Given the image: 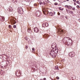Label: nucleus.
<instances>
[{
  "label": "nucleus",
  "mask_w": 80,
  "mask_h": 80,
  "mask_svg": "<svg viewBox=\"0 0 80 80\" xmlns=\"http://www.w3.org/2000/svg\"><path fill=\"white\" fill-rule=\"evenodd\" d=\"M22 12V8H19L18 9V12L19 13H21Z\"/></svg>",
  "instance_id": "423d86ee"
},
{
  "label": "nucleus",
  "mask_w": 80,
  "mask_h": 80,
  "mask_svg": "<svg viewBox=\"0 0 80 80\" xmlns=\"http://www.w3.org/2000/svg\"><path fill=\"white\" fill-rule=\"evenodd\" d=\"M72 10H73L74 11H75V8H72Z\"/></svg>",
  "instance_id": "5701e85b"
},
{
  "label": "nucleus",
  "mask_w": 80,
  "mask_h": 80,
  "mask_svg": "<svg viewBox=\"0 0 80 80\" xmlns=\"http://www.w3.org/2000/svg\"><path fill=\"white\" fill-rule=\"evenodd\" d=\"M56 79H58H58H59V77H56Z\"/></svg>",
  "instance_id": "7c9ffc66"
},
{
  "label": "nucleus",
  "mask_w": 80,
  "mask_h": 80,
  "mask_svg": "<svg viewBox=\"0 0 80 80\" xmlns=\"http://www.w3.org/2000/svg\"><path fill=\"white\" fill-rule=\"evenodd\" d=\"M72 0L73 2H76V0Z\"/></svg>",
  "instance_id": "e433bc0d"
},
{
  "label": "nucleus",
  "mask_w": 80,
  "mask_h": 80,
  "mask_svg": "<svg viewBox=\"0 0 80 80\" xmlns=\"http://www.w3.org/2000/svg\"><path fill=\"white\" fill-rule=\"evenodd\" d=\"M51 47L52 48H57V46H56L55 45V44H52Z\"/></svg>",
  "instance_id": "39448f33"
},
{
  "label": "nucleus",
  "mask_w": 80,
  "mask_h": 80,
  "mask_svg": "<svg viewBox=\"0 0 80 80\" xmlns=\"http://www.w3.org/2000/svg\"><path fill=\"white\" fill-rule=\"evenodd\" d=\"M39 4H40V5H42V2H39Z\"/></svg>",
  "instance_id": "2f4dec72"
},
{
  "label": "nucleus",
  "mask_w": 80,
  "mask_h": 80,
  "mask_svg": "<svg viewBox=\"0 0 80 80\" xmlns=\"http://www.w3.org/2000/svg\"><path fill=\"white\" fill-rule=\"evenodd\" d=\"M76 7L77 8H78V9L80 8V6H79L78 5H77V6Z\"/></svg>",
  "instance_id": "4be33fe9"
},
{
  "label": "nucleus",
  "mask_w": 80,
  "mask_h": 80,
  "mask_svg": "<svg viewBox=\"0 0 80 80\" xmlns=\"http://www.w3.org/2000/svg\"><path fill=\"white\" fill-rule=\"evenodd\" d=\"M55 12H54L53 13V15H55Z\"/></svg>",
  "instance_id": "f704fd0d"
},
{
  "label": "nucleus",
  "mask_w": 80,
  "mask_h": 80,
  "mask_svg": "<svg viewBox=\"0 0 80 80\" xmlns=\"http://www.w3.org/2000/svg\"><path fill=\"white\" fill-rule=\"evenodd\" d=\"M8 10L9 12H12V11L13 10L12 7H10Z\"/></svg>",
  "instance_id": "1a4fd4ad"
},
{
  "label": "nucleus",
  "mask_w": 80,
  "mask_h": 80,
  "mask_svg": "<svg viewBox=\"0 0 80 80\" xmlns=\"http://www.w3.org/2000/svg\"><path fill=\"white\" fill-rule=\"evenodd\" d=\"M32 51L33 52H34V51H35V49H34V48H32Z\"/></svg>",
  "instance_id": "a211bd4d"
},
{
  "label": "nucleus",
  "mask_w": 80,
  "mask_h": 80,
  "mask_svg": "<svg viewBox=\"0 0 80 80\" xmlns=\"http://www.w3.org/2000/svg\"><path fill=\"white\" fill-rule=\"evenodd\" d=\"M13 28H16V25H14L13 26Z\"/></svg>",
  "instance_id": "a878e982"
},
{
  "label": "nucleus",
  "mask_w": 80,
  "mask_h": 80,
  "mask_svg": "<svg viewBox=\"0 0 80 80\" xmlns=\"http://www.w3.org/2000/svg\"><path fill=\"white\" fill-rule=\"evenodd\" d=\"M49 14L50 16H53V13L52 12H49Z\"/></svg>",
  "instance_id": "9b49d317"
},
{
  "label": "nucleus",
  "mask_w": 80,
  "mask_h": 80,
  "mask_svg": "<svg viewBox=\"0 0 80 80\" xmlns=\"http://www.w3.org/2000/svg\"><path fill=\"white\" fill-rule=\"evenodd\" d=\"M62 61H63V62H64L65 60V59H62Z\"/></svg>",
  "instance_id": "4c0bfd02"
},
{
  "label": "nucleus",
  "mask_w": 80,
  "mask_h": 80,
  "mask_svg": "<svg viewBox=\"0 0 80 80\" xmlns=\"http://www.w3.org/2000/svg\"><path fill=\"white\" fill-rule=\"evenodd\" d=\"M54 5H58V3L57 2H55L54 3Z\"/></svg>",
  "instance_id": "393cba45"
},
{
  "label": "nucleus",
  "mask_w": 80,
  "mask_h": 80,
  "mask_svg": "<svg viewBox=\"0 0 80 80\" xmlns=\"http://www.w3.org/2000/svg\"><path fill=\"white\" fill-rule=\"evenodd\" d=\"M53 1H55V0H53Z\"/></svg>",
  "instance_id": "37998d69"
},
{
  "label": "nucleus",
  "mask_w": 80,
  "mask_h": 80,
  "mask_svg": "<svg viewBox=\"0 0 80 80\" xmlns=\"http://www.w3.org/2000/svg\"><path fill=\"white\" fill-rule=\"evenodd\" d=\"M55 69L57 70H58V66H55Z\"/></svg>",
  "instance_id": "2eb2a0df"
},
{
  "label": "nucleus",
  "mask_w": 80,
  "mask_h": 80,
  "mask_svg": "<svg viewBox=\"0 0 80 80\" xmlns=\"http://www.w3.org/2000/svg\"><path fill=\"white\" fill-rule=\"evenodd\" d=\"M8 27L9 28H10L11 27H12V26H11V25H9Z\"/></svg>",
  "instance_id": "bb28decb"
},
{
  "label": "nucleus",
  "mask_w": 80,
  "mask_h": 80,
  "mask_svg": "<svg viewBox=\"0 0 80 80\" xmlns=\"http://www.w3.org/2000/svg\"><path fill=\"white\" fill-rule=\"evenodd\" d=\"M59 33H62V32H63V31L62 30H59Z\"/></svg>",
  "instance_id": "dca6fc26"
},
{
  "label": "nucleus",
  "mask_w": 80,
  "mask_h": 80,
  "mask_svg": "<svg viewBox=\"0 0 80 80\" xmlns=\"http://www.w3.org/2000/svg\"><path fill=\"white\" fill-rule=\"evenodd\" d=\"M34 30L36 33H38V32H39V30L37 27L34 28Z\"/></svg>",
  "instance_id": "7ed1b4c3"
},
{
  "label": "nucleus",
  "mask_w": 80,
  "mask_h": 80,
  "mask_svg": "<svg viewBox=\"0 0 80 80\" xmlns=\"http://www.w3.org/2000/svg\"><path fill=\"white\" fill-rule=\"evenodd\" d=\"M69 44H70V43Z\"/></svg>",
  "instance_id": "de8ad7c7"
},
{
  "label": "nucleus",
  "mask_w": 80,
  "mask_h": 80,
  "mask_svg": "<svg viewBox=\"0 0 80 80\" xmlns=\"http://www.w3.org/2000/svg\"><path fill=\"white\" fill-rule=\"evenodd\" d=\"M70 13L72 14L73 13V12L72 11H70Z\"/></svg>",
  "instance_id": "cd10ccee"
},
{
  "label": "nucleus",
  "mask_w": 80,
  "mask_h": 80,
  "mask_svg": "<svg viewBox=\"0 0 80 80\" xmlns=\"http://www.w3.org/2000/svg\"><path fill=\"white\" fill-rule=\"evenodd\" d=\"M64 38L63 39V41L64 42H66V40L65 39L66 38Z\"/></svg>",
  "instance_id": "4468645a"
},
{
  "label": "nucleus",
  "mask_w": 80,
  "mask_h": 80,
  "mask_svg": "<svg viewBox=\"0 0 80 80\" xmlns=\"http://www.w3.org/2000/svg\"><path fill=\"white\" fill-rule=\"evenodd\" d=\"M74 5H77V4H76V3H75V2H74Z\"/></svg>",
  "instance_id": "ea45409f"
},
{
  "label": "nucleus",
  "mask_w": 80,
  "mask_h": 80,
  "mask_svg": "<svg viewBox=\"0 0 80 80\" xmlns=\"http://www.w3.org/2000/svg\"><path fill=\"white\" fill-rule=\"evenodd\" d=\"M54 52L55 54H56V53H58V48H55V49L54 50Z\"/></svg>",
  "instance_id": "6e6552de"
},
{
  "label": "nucleus",
  "mask_w": 80,
  "mask_h": 80,
  "mask_svg": "<svg viewBox=\"0 0 80 80\" xmlns=\"http://www.w3.org/2000/svg\"><path fill=\"white\" fill-rule=\"evenodd\" d=\"M34 5L35 6H37V4H36L35 3V4H34Z\"/></svg>",
  "instance_id": "c9c22d12"
},
{
  "label": "nucleus",
  "mask_w": 80,
  "mask_h": 80,
  "mask_svg": "<svg viewBox=\"0 0 80 80\" xmlns=\"http://www.w3.org/2000/svg\"><path fill=\"white\" fill-rule=\"evenodd\" d=\"M18 71H17V72H16V75H18Z\"/></svg>",
  "instance_id": "f3484780"
},
{
  "label": "nucleus",
  "mask_w": 80,
  "mask_h": 80,
  "mask_svg": "<svg viewBox=\"0 0 80 80\" xmlns=\"http://www.w3.org/2000/svg\"><path fill=\"white\" fill-rule=\"evenodd\" d=\"M44 80H46V78H45L43 79Z\"/></svg>",
  "instance_id": "a19ab883"
},
{
  "label": "nucleus",
  "mask_w": 80,
  "mask_h": 80,
  "mask_svg": "<svg viewBox=\"0 0 80 80\" xmlns=\"http://www.w3.org/2000/svg\"><path fill=\"white\" fill-rule=\"evenodd\" d=\"M2 75H3V74L4 73H5V72L4 71H1V73H2Z\"/></svg>",
  "instance_id": "ddd939ff"
},
{
  "label": "nucleus",
  "mask_w": 80,
  "mask_h": 80,
  "mask_svg": "<svg viewBox=\"0 0 80 80\" xmlns=\"http://www.w3.org/2000/svg\"><path fill=\"white\" fill-rule=\"evenodd\" d=\"M49 54L51 56H52V58H54V57H56V55H55V52H54V50L53 49L51 50Z\"/></svg>",
  "instance_id": "f257e3e1"
},
{
  "label": "nucleus",
  "mask_w": 80,
  "mask_h": 80,
  "mask_svg": "<svg viewBox=\"0 0 80 80\" xmlns=\"http://www.w3.org/2000/svg\"><path fill=\"white\" fill-rule=\"evenodd\" d=\"M72 7L70 6L69 7H68V8H69V9H72Z\"/></svg>",
  "instance_id": "b1692460"
},
{
  "label": "nucleus",
  "mask_w": 80,
  "mask_h": 80,
  "mask_svg": "<svg viewBox=\"0 0 80 80\" xmlns=\"http://www.w3.org/2000/svg\"><path fill=\"white\" fill-rule=\"evenodd\" d=\"M60 9V10H62V9Z\"/></svg>",
  "instance_id": "49530a36"
},
{
  "label": "nucleus",
  "mask_w": 80,
  "mask_h": 80,
  "mask_svg": "<svg viewBox=\"0 0 80 80\" xmlns=\"http://www.w3.org/2000/svg\"><path fill=\"white\" fill-rule=\"evenodd\" d=\"M5 20V18L3 17L0 16V21H4Z\"/></svg>",
  "instance_id": "0eeeda50"
},
{
  "label": "nucleus",
  "mask_w": 80,
  "mask_h": 80,
  "mask_svg": "<svg viewBox=\"0 0 80 80\" xmlns=\"http://www.w3.org/2000/svg\"><path fill=\"white\" fill-rule=\"evenodd\" d=\"M77 3H78V4H80V2H79V1H76Z\"/></svg>",
  "instance_id": "aec40b11"
},
{
  "label": "nucleus",
  "mask_w": 80,
  "mask_h": 80,
  "mask_svg": "<svg viewBox=\"0 0 80 80\" xmlns=\"http://www.w3.org/2000/svg\"><path fill=\"white\" fill-rule=\"evenodd\" d=\"M20 75H21V73H20V71H19L18 72V74H17V76L18 77H19L20 76Z\"/></svg>",
  "instance_id": "9d476101"
},
{
  "label": "nucleus",
  "mask_w": 80,
  "mask_h": 80,
  "mask_svg": "<svg viewBox=\"0 0 80 80\" xmlns=\"http://www.w3.org/2000/svg\"><path fill=\"white\" fill-rule=\"evenodd\" d=\"M35 14L37 17H40L42 15V12L40 11H36L35 12Z\"/></svg>",
  "instance_id": "f03ea898"
},
{
  "label": "nucleus",
  "mask_w": 80,
  "mask_h": 80,
  "mask_svg": "<svg viewBox=\"0 0 80 80\" xmlns=\"http://www.w3.org/2000/svg\"><path fill=\"white\" fill-rule=\"evenodd\" d=\"M26 49H27V48H28V46H26Z\"/></svg>",
  "instance_id": "58836bf2"
},
{
  "label": "nucleus",
  "mask_w": 80,
  "mask_h": 80,
  "mask_svg": "<svg viewBox=\"0 0 80 80\" xmlns=\"http://www.w3.org/2000/svg\"><path fill=\"white\" fill-rule=\"evenodd\" d=\"M14 21H15L14 20H13V21H11V23H14V24H15V23H14Z\"/></svg>",
  "instance_id": "6ab92c4d"
},
{
  "label": "nucleus",
  "mask_w": 80,
  "mask_h": 80,
  "mask_svg": "<svg viewBox=\"0 0 80 80\" xmlns=\"http://www.w3.org/2000/svg\"><path fill=\"white\" fill-rule=\"evenodd\" d=\"M69 57H74V53L73 52H70L69 54Z\"/></svg>",
  "instance_id": "20e7f679"
},
{
  "label": "nucleus",
  "mask_w": 80,
  "mask_h": 80,
  "mask_svg": "<svg viewBox=\"0 0 80 80\" xmlns=\"http://www.w3.org/2000/svg\"><path fill=\"white\" fill-rule=\"evenodd\" d=\"M42 12H43V13H44L45 15V14H45V11H43V10H42Z\"/></svg>",
  "instance_id": "c756f323"
},
{
  "label": "nucleus",
  "mask_w": 80,
  "mask_h": 80,
  "mask_svg": "<svg viewBox=\"0 0 80 80\" xmlns=\"http://www.w3.org/2000/svg\"><path fill=\"white\" fill-rule=\"evenodd\" d=\"M25 40H27V41H28V38H27V37H25L24 38Z\"/></svg>",
  "instance_id": "412c9836"
},
{
  "label": "nucleus",
  "mask_w": 80,
  "mask_h": 80,
  "mask_svg": "<svg viewBox=\"0 0 80 80\" xmlns=\"http://www.w3.org/2000/svg\"><path fill=\"white\" fill-rule=\"evenodd\" d=\"M28 33H31V29H28Z\"/></svg>",
  "instance_id": "f8f14e48"
},
{
  "label": "nucleus",
  "mask_w": 80,
  "mask_h": 80,
  "mask_svg": "<svg viewBox=\"0 0 80 80\" xmlns=\"http://www.w3.org/2000/svg\"><path fill=\"white\" fill-rule=\"evenodd\" d=\"M44 25H45V24H43L42 25V27H44Z\"/></svg>",
  "instance_id": "473e14b6"
},
{
  "label": "nucleus",
  "mask_w": 80,
  "mask_h": 80,
  "mask_svg": "<svg viewBox=\"0 0 80 80\" xmlns=\"http://www.w3.org/2000/svg\"><path fill=\"white\" fill-rule=\"evenodd\" d=\"M65 7H67V8H68V6L66 5H65Z\"/></svg>",
  "instance_id": "c85d7f7f"
},
{
  "label": "nucleus",
  "mask_w": 80,
  "mask_h": 80,
  "mask_svg": "<svg viewBox=\"0 0 80 80\" xmlns=\"http://www.w3.org/2000/svg\"><path fill=\"white\" fill-rule=\"evenodd\" d=\"M47 24V25H48V23H47V24Z\"/></svg>",
  "instance_id": "a18cd8bd"
},
{
  "label": "nucleus",
  "mask_w": 80,
  "mask_h": 80,
  "mask_svg": "<svg viewBox=\"0 0 80 80\" xmlns=\"http://www.w3.org/2000/svg\"><path fill=\"white\" fill-rule=\"evenodd\" d=\"M67 0V1H69V0Z\"/></svg>",
  "instance_id": "c03bdc74"
},
{
  "label": "nucleus",
  "mask_w": 80,
  "mask_h": 80,
  "mask_svg": "<svg viewBox=\"0 0 80 80\" xmlns=\"http://www.w3.org/2000/svg\"><path fill=\"white\" fill-rule=\"evenodd\" d=\"M65 17L66 18V19H67V17L66 16H65Z\"/></svg>",
  "instance_id": "79ce46f5"
},
{
  "label": "nucleus",
  "mask_w": 80,
  "mask_h": 80,
  "mask_svg": "<svg viewBox=\"0 0 80 80\" xmlns=\"http://www.w3.org/2000/svg\"><path fill=\"white\" fill-rule=\"evenodd\" d=\"M58 15H60V13L59 12H58Z\"/></svg>",
  "instance_id": "72a5a7b5"
}]
</instances>
